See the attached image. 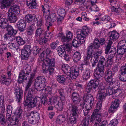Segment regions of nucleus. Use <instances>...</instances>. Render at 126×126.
Returning a JSON list of instances; mask_svg holds the SVG:
<instances>
[{
	"label": "nucleus",
	"instance_id": "14",
	"mask_svg": "<svg viewBox=\"0 0 126 126\" xmlns=\"http://www.w3.org/2000/svg\"><path fill=\"white\" fill-rule=\"evenodd\" d=\"M97 109L95 110L96 112L95 122L94 124H98L100 122L101 119V115L100 113L98 112V110H100L102 107L101 103H100L98 104L96 106Z\"/></svg>",
	"mask_w": 126,
	"mask_h": 126
},
{
	"label": "nucleus",
	"instance_id": "45",
	"mask_svg": "<svg viewBox=\"0 0 126 126\" xmlns=\"http://www.w3.org/2000/svg\"><path fill=\"white\" fill-rule=\"evenodd\" d=\"M111 11L115 12L118 15L121 14L122 12V10L119 7L118 8L115 7L114 6L112 7L111 8Z\"/></svg>",
	"mask_w": 126,
	"mask_h": 126
},
{
	"label": "nucleus",
	"instance_id": "6",
	"mask_svg": "<svg viewBox=\"0 0 126 126\" xmlns=\"http://www.w3.org/2000/svg\"><path fill=\"white\" fill-rule=\"evenodd\" d=\"M31 70V66L28 64L25 65L23 70L19 74L18 81L19 83H22L27 79V75H29Z\"/></svg>",
	"mask_w": 126,
	"mask_h": 126
},
{
	"label": "nucleus",
	"instance_id": "61",
	"mask_svg": "<svg viewBox=\"0 0 126 126\" xmlns=\"http://www.w3.org/2000/svg\"><path fill=\"white\" fill-rule=\"evenodd\" d=\"M22 110L20 108H19L17 110L16 112V117L19 118L20 119L22 117L21 114L22 113Z\"/></svg>",
	"mask_w": 126,
	"mask_h": 126
},
{
	"label": "nucleus",
	"instance_id": "53",
	"mask_svg": "<svg viewBox=\"0 0 126 126\" xmlns=\"http://www.w3.org/2000/svg\"><path fill=\"white\" fill-rule=\"evenodd\" d=\"M57 13L59 16L64 17L65 15V11L64 9H58Z\"/></svg>",
	"mask_w": 126,
	"mask_h": 126
},
{
	"label": "nucleus",
	"instance_id": "5",
	"mask_svg": "<svg viewBox=\"0 0 126 126\" xmlns=\"http://www.w3.org/2000/svg\"><path fill=\"white\" fill-rule=\"evenodd\" d=\"M77 107L75 106H72V109L71 110L70 116L67 119L68 124L74 125L77 122L78 116L79 113V110L77 109Z\"/></svg>",
	"mask_w": 126,
	"mask_h": 126
},
{
	"label": "nucleus",
	"instance_id": "60",
	"mask_svg": "<svg viewBox=\"0 0 126 126\" xmlns=\"http://www.w3.org/2000/svg\"><path fill=\"white\" fill-rule=\"evenodd\" d=\"M44 22L42 18H40L37 22V25L39 28H43Z\"/></svg>",
	"mask_w": 126,
	"mask_h": 126
},
{
	"label": "nucleus",
	"instance_id": "30",
	"mask_svg": "<svg viewBox=\"0 0 126 126\" xmlns=\"http://www.w3.org/2000/svg\"><path fill=\"white\" fill-rule=\"evenodd\" d=\"M72 100L73 101V103L70 104V105H71V109H72V107L73 106H77V109H78L79 107V106L78 104L81 101V99L79 97H75L74 98H72Z\"/></svg>",
	"mask_w": 126,
	"mask_h": 126
},
{
	"label": "nucleus",
	"instance_id": "28",
	"mask_svg": "<svg viewBox=\"0 0 126 126\" xmlns=\"http://www.w3.org/2000/svg\"><path fill=\"white\" fill-rule=\"evenodd\" d=\"M16 15H17L8 12V19L12 23L15 22L17 20Z\"/></svg>",
	"mask_w": 126,
	"mask_h": 126
},
{
	"label": "nucleus",
	"instance_id": "57",
	"mask_svg": "<svg viewBox=\"0 0 126 126\" xmlns=\"http://www.w3.org/2000/svg\"><path fill=\"white\" fill-rule=\"evenodd\" d=\"M108 124L106 120L102 121L100 123L97 124H94V126H108Z\"/></svg>",
	"mask_w": 126,
	"mask_h": 126
},
{
	"label": "nucleus",
	"instance_id": "10",
	"mask_svg": "<svg viewBox=\"0 0 126 126\" xmlns=\"http://www.w3.org/2000/svg\"><path fill=\"white\" fill-rule=\"evenodd\" d=\"M85 63L84 62V64L83 63L81 64L82 67V68L81 69L79 68V71L78 75L80 73L82 76V78L83 80L86 81L90 77V74L91 72L89 70H86V71H84L83 69V67L84 65H87V64H85Z\"/></svg>",
	"mask_w": 126,
	"mask_h": 126
},
{
	"label": "nucleus",
	"instance_id": "49",
	"mask_svg": "<svg viewBox=\"0 0 126 126\" xmlns=\"http://www.w3.org/2000/svg\"><path fill=\"white\" fill-rule=\"evenodd\" d=\"M114 87H110V86H108L107 88L106 92L107 94H109V95H114Z\"/></svg>",
	"mask_w": 126,
	"mask_h": 126
},
{
	"label": "nucleus",
	"instance_id": "37",
	"mask_svg": "<svg viewBox=\"0 0 126 126\" xmlns=\"http://www.w3.org/2000/svg\"><path fill=\"white\" fill-rule=\"evenodd\" d=\"M51 52V51L50 48H47L45 50L43 51V52L41 53V57H46L47 58V56H50L49 54H50Z\"/></svg>",
	"mask_w": 126,
	"mask_h": 126
},
{
	"label": "nucleus",
	"instance_id": "42",
	"mask_svg": "<svg viewBox=\"0 0 126 126\" xmlns=\"http://www.w3.org/2000/svg\"><path fill=\"white\" fill-rule=\"evenodd\" d=\"M33 15L30 14L26 15L25 17V19L24 20L28 23H30L33 20Z\"/></svg>",
	"mask_w": 126,
	"mask_h": 126
},
{
	"label": "nucleus",
	"instance_id": "50",
	"mask_svg": "<svg viewBox=\"0 0 126 126\" xmlns=\"http://www.w3.org/2000/svg\"><path fill=\"white\" fill-rule=\"evenodd\" d=\"M89 120L90 116L88 115L83 119L82 126H88Z\"/></svg>",
	"mask_w": 126,
	"mask_h": 126
},
{
	"label": "nucleus",
	"instance_id": "29",
	"mask_svg": "<svg viewBox=\"0 0 126 126\" xmlns=\"http://www.w3.org/2000/svg\"><path fill=\"white\" fill-rule=\"evenodd\" d=\"M72 57L74 61L75 62L77 63L80 60L81 57V56L79 52L76 51L73 54Z\"/></svg>",
	"mask_w": 126,
	"mask_h": 126
},
{
	"label": "nucleus",
	"instance_id": "20",
	"mask_svg": "<svg viewBox=\"0 0 126 126\" xmlns=\"http://www.w3.org/2000/svg\"><path fill=\"white\" fill-rule=\"evenodd\" d=\"M114 73L112 71L108 70L106 72V75L105 77V80L108 82H110L112 81Z\"/></svg>",
	"mask_w": 126,
	"mask_h": 126
},
{
	"label": "nucleus",
	"instance_id": "56",
	"mask_svg": "<svg viewBox=\"0 0 126 126\" xmlns=\"http://www.w3.org/2000/svg\"><path fill=\"white\" fill-rule=\"evenodd\" d=\"M91 108L92 107L90 106V105H87L85 106L86 110H83L84 116H86L88 115L89 110L91 109Z\"/></svg>",
	"mask_w": 126,
	"mask_h": 126
},
{
	"label": "nucleus",
	"instance_id": "7",
	"mask_svg": "<svg viewBox=\"0 0 126 126\" xmlns=\"http://www.w3.org/2000/svg\"><path fill=\"white\" fill-rule=\"evenodd\" d=\"M106 62L99 61L95 71L94 76L95 78L99 79L104 75V65Z\"/></svg>",
	"mask_w": 126,
	"mask_h": 126
},
{
	"label": "nucleus",
	"instance_id": "31",
	"mask_svg": "<svg viewBox=\"0 0 126 126\" xmlns=\"http://www.w3.org/2000/svg\"><path fill=\"white\" fill-rule=\"evenodd\" d=\"M31 75V77L29 78V80L28 82L26 84L25 87V91H27L29 89L33 80V78L35 76V74L32 73Z\"/></svg>",
	"mask_w": 126,
	"mask_h": 126
},
{
	"label": "nucleus",
	"instance_id": "23",
	"mask_svg": "<svg viewBox=\"0 0 126 126\" xmlns=\"http://www.w3.org/2000/svg\"><path fill=\"white\" fill-rule=\"evenodd\" d=\"M10 25L7 19L5 18L0 19V27L1 28L7 29Z\"/></svg>",
	"mask_w": 126,
	"mask_h": 126
},
{
	"label": "nucleus",
	"instance_id": "52",
	"mask_svg": "<svg viewBox=\"0 0 126 126\" xmlns=\"http://www.w3.org/2000/svg\"><path fill=\"white\" fill-rule=\"evenodd\" d=\"M55 107L58 110L62 111L63 108V103L58 102L57 104L55 105Z\"/></svg>",
	"mask_w": 126,
	"mask_h": 126
},
{
	"label": "nucleus",
	"instance_id": "51",
	"mask_svg": "<svg viewBox=\"0 0 126 126\" xmlns=\"http://www.w3.org/2000/svg\"><path fill=\"white\" fill-rule=\"evenodd\" d=\"M119 78L120 80L123 82L126 81V73H121L119 75Z\"/></svg>",
	"mask_w": 126,
	"mask_h": 126
},
{
	"label": "nucleus",
	"instance_id": "2",
	"mask_svg": "<svg viewBox=\"0 0 126 126\" xmlns=\"http://www.w3.org/2000/svg\"><path fill=\"white\" fill-rule=\"evenodd\" d=\"M100 44L99 40L96 38L94 40L93 43L91 44V45L88 47L87 49V56L84 59L85 64H89L92 59V55L94 51L93 47L94 49H97L100 47Z\"/></svg>",
	"mask_w": 126,
	"mask_h": 126
},
{
	"label": "nucleus",
	"instance_id": "38",
	"mask_svg": "<svg viewBox=\"0 0 126 126\" xmlns=\"http://www.w3.org/2000/svg\"><path fill=\"white\" fill-rule=\"evenodd\" d=\"M4 37L6 40H9L10 41H12L15 40L16 38L15 36H12L8 32L6 33L4 35Z\"/></svg>",
	"mask_w": 126,
	"mask_h": 126
},
{
	"label": "nucleus",
	"instance_id": "27",
	"mask_svg": "<svg viewBox=\"0 0 126 126\" xmlns=\"http://www.w3.org/2000/svg\"><path fill=\"white\" fill-rule=\"evenodd\" d=\"M107 95V94L105 92H103L102 91L99 92V94H98L97 97H98V98L99 100V102L97 103V106L98 103H101L102 105V101L105 98Z\"/></svg>",
	"mask_w": 126,
	"mask_h": 126
},
{
	"label": "nucleus",
	"instance_id": "48",
	"mask_svg": "<svg viewBox=\"0 0 126 126\" xmlns=\"http://www.w3.org/2000/svg\"><path fill=\"white\" fill-rule=\"evenodd\" d=\"M102 53V52L101 50L95 51L93 55L94 58V59H95L96 60H99V57L101 56Z\"/></svg>",
	"mask_w": 126,
	"mask_h": 126
},
{
	"label": "nucleus",
	"instance_id": "55",
	"mask_svg": "<svg viewBox=\"0 0 126 126\" xmlns=\"http://www.w3.org/2000/svg\"><path fill=\"white\" fill-rule=\"evenodd\" d=\"M4 114L0 113V122L1 124L4 125L6 123L7 120L5 119Z\"/></svg>",
	"mask_w": 126,
	"mask_h": 126
},
{
	"label": "nucleus",
	"instance_id": "34",
	"mask_svg": "<svg viewBox=\"0 0 126 126\" xmlns=\"http://www.w3.org/2000/svg\"><path fill=\"white\" fill-rule=\"evenodd\" d=\"M110 39L112 40H115L119 36V34L115 31H113L110 33Z\"/></svg>",
	"mask_w": 126,
	"mask_h": 126
},
{
	"label": "nucleus",
	"instance_id": "33",
	"mask_svg": "<svg viewBox=\"0 0 126 126\" xmlns=\"http://www.w3.org/2000/svg\"><path fill=\"white\" fill-rule=\"evenodd\" d=\"M59 97L58 96H52L49 98L48 101L47 103L49 105H52L59 102Z\"/></svg>",
	"mask_w": 126,
	"mask_h": 126
},
{
	"label": "nucleus",
	"instance_id": "46",
	"mask_svg": "<svg viewBox=\"0 0 126 126\" xmlns=\"http://www.w3.org/2000/svg\"><path fill=\"white\" fill-rule=\"evenodd\" d=\"M58 92L60 94V98L62 101H63L65 98V94L63 89H61L59 90Z\"/></svg>",
	"mask_w": 126,
	"mask_h": 126
},
{
	"label": "nucleus",
	"instance_id": "62",
	"mask_svg": "<svg viewBox=\"0 0 126 126\" xmlns=\"http://www.w3.org/2000/svg\"><path fill=\"white\" fill-rule=\"evenodd\" d=\"M28 117V120L29 123L32 124H35L37 123L36 122V121L34 120V118L31 117Z\"/></svg>",
	"mask_w": 126,
	"mask_h": 126
},
{
	"label": "nucleus",
	"instance_id": "26",
	"mask_svg": "<svg viewBox=\"0 0 126 126\" xmlns=\"http://www.w3.org/2000/svg\"><path fill=\"white\" fill-rule=\"evenodd\" d=\"M36 0H27V4L29 6V8L34 9L36 7L37 3L35 2Z\"/></svg>",
	"mask_w": 126,
	"mask_h": 126
},
{
	"label": "nucleus",
	"instance_id": "9",
	"mask_svg": "<svg viewBox=\"0 0 126 126\" xmlns=\"http://www.w3.org/2000/svg\"><path fill=\"white\" fill-rule=\"evenodd\" d=\"M32 50V48L30 45H25L21 51L22 59L23 60H27Z\"/></svg>",
	"mask_w": 126,
	"mask_h": 126
},
{
	"label": "nucleus",
	"instance_id": "11",
	"mask_svg": "<svg viewBox=\"0 0 126 126\" xmlns=\"http://www.w3.org/2000/svg\"><path fill=\"white\" fill-rule=\"evenodd\" d=\"M46 79L45 77L39 76L37 77L35 80L34 85L35 86H40V87L43 86L44 87L46 85Z\"/></svg>",
	"mask_w": 126,
	"mask_h": 126
},
{
	"label": "nucleus",
	"instance_id": "24",
	"mask_svg": "<svg viewBox=\"0 0 126 126\" xmlns=\"http://www.w3.org/2000/svg\"><path fill=\"white\" fill-rule=\"evenodd\" d=\"M46 33H47V32H45L43 28H39L37 29L35 33V37H37L39 36L40 38L42 36L45 35Z\"/></svg>",
	"mask_w": 126,
	"mask_h": 126
},
{
	"label": "nucleus",
	"instance_id": "21",
	"mask_svg": "<svg viewBox=\"0 0 126 126\" xmlns=\"http://www.w3.org/2000/svg\"><path fill=\"white\" fill-rule=\"evenodd\" d=\"M14 0H3L1 3L0 8L1 9H5L11 6Z\"/></svg>",
	"mask_w": 126,
	"mask_h": 126
},
{
	"label": "nucleus",
	"instance_id": "4",
	"mask_svg": "<svg viewBox=\"0 0 126 126\" xmlns=\"http://www.w3.org/2000/svg\"><path fill=\"white\" fill-rule=\"evenodd\" d=\"M42 62V66L44 70L48 72L50 75L53 73L54 69L52 67H54L55 65V62L53 59H47L44 60Z\"/></svg>",
	"mask_w": 126,
	"mask_h": 126
},
{
	"label": "nucleus",
	"instance_id": "19",
	"mask_svg": "<svg viewBox=\"0 0 126 126\" xmlns=\"http://www.w3.org/2000/svg\"><path fill=\"white\" fill-rule=\"evenodd\" d=\"M8 12L17 15L19 14L20 12L19 7L17 5H12L9 8Z\"/></svg>",
	"mask_w": 126,
	"mask_h": 126
},
{
	"label": "nucleus",
	"instance_id": "16",
	"mask_svg": "<svg viewBox=\"0 0 126 126\" xmlns=\"http://www.w3.org/2000/svg\"><path fill=\"white\" fill-rule=\"evenodd\" d=\"M26 26V22L24 20L20 19L17 22V27L20 32H23L25 30Z\"/></svg>",
	"mask_w": 126,
	"mask_h": 126
},
{
	"label": "nucleus",
	"instance_id": "17",
	"mask_svg": "<svg viewBox=\"0 0 126 126\" xmlns=\"http://www.w3.org/2000/svg\"><path fill=\"white\" fill-rule=\"evenodd\" d=\"M0 81L1 84H5L8 86L11 82V79L10 78H7L4 75H0Z\"/></svg>",
	"mask_w": 126,
	"mask_h": 126
},
{
	"label": "nucleus",
	"instance_id": "35",
	"mask_svg": "<svg viewBox=\"0 0 126 126\" xmlns=\"http://www.w3.org/2000/svg\"><path fill=\"white\" fill-rule=\"evenodd\" d=\"M12 110V107L11 105H9L7 106V113L6 118L9 120L11 116Z\"/></svg>",
	"mask_w": 126,
	"mask_h": 126
},
{
	"label": "nucleus",
	"instance_id": "15",
	"mask_svg": "<svg viewBox=\"0 0 126 126\" xmlns=\"http://www.w3.org/2000/svg\"><path fill=\"white\" fill-rule=\"evenodd\" d=\"M56 19V15L55 13H53L50 14L47 17L46 25L51 26L52 25V23Z\"/></svg>",
	"mask_w": 126,
	"mask_h": 126
},
{
	"label": "nucleus",
	"instance_id": "39",
	"mask_svg": "<svg viewBox=\"0 0 126 126\" xmlns=\"http://www.w3.org/2000/svg\"><path fill=\"white\" fill-rule=\"evenodd\" d=\"M39 97L40 99L37 102L35 106H32V107H31V108H33L35 107L36 106L38 105V102H40V101H41V103L44 105H45V104L47 102V99L46 97L45 96H43L41 98L39 97Z\"/></svg>",
	"mask_w": 126,
	"mask_h": 126
},
{
	"label": "nucleus",
	"instance_id": "41",
	"mask_svg": "<svg viewBox=\"0 0 126 126\" xmlns=\"http://www.w3.org/2000/svg\"><path fill=\"white\" fill-rule=\"evenodd\" d=\"M19 119V118H18L17 117H13L10 119V123L14 125L15 126H16V125L18 124V122Z\"/></svg>",
	"mask_w": 126,
	"mask_h": 126
},
{
	"label": "nucleus",
	"instance_id": "32",
	"mask_svg": "<svg viewBox=\"0 0 126 126\" xmlns=\"http://www.w3.org/2000/svg\"><path fill=\"white\" fill-rule=\"evenodd\" d=\"M6 30L8 32L14 36L17 33L18 31L17 30L14 29L11 25Z\"/></svg>",
	"mask_w": 126,
	"mask_h": 126
},
{
	"label": "nucleus",
	"instance_id": "59",
	"mask_svg": "<svg viewBox=\"0 0 126 126\" xmlns=\"http://www.w3.org/2000/svg\"><path fill=\"white\" fill-rule=\"evenodd\" d=\"M118 123V120L117 119H114L110 121L109 125L110 126H116Z\"/></svg>",
	"mask_w": 126,
	"mask_h": 126
},
{
	"label": "nucleus",
	"instance_id": "12",
	"mask_svg": "<svg viewBox=\"0 0 126 126\" xmlns=\"http://www.w3.org/2000/svg\"><path fill=\"white\" fill-rule=\"evenodd\" d=\"M120 100L118 99H115L111 103V106L109 109V113H114L119 107Z\"/></svg>",
	"mask_w": 126,
	"mask_h": 126
},
{
	"label": "nucleus",
	"instance_id": "58",
	"mask_svg": "<svg viewBox=\"0 0 126 126\" xmlns=\"http://www.w3.org/2000/svg\"><path fill=\"white\" fill-rule=\"evenodd\" d=\"M33 26L31 25L27 28V33L28 34L31 35L33 33Z\"/></svg>",
	"mask_w": 126,
	"mask_h": 126
},
{
	"label": "nucleus",
	"instance_id": "40",
	"mask_svg": "<svg viewBox=\"0 0 126 126\" xmlns=\"http://www.w3.org/2000/svg\"><path fill=\"white\" fill-rule=\"evenodd\" d=\"M117 48L116 52L119 55H123L126 51V49L118 45Z\"/></svg>",
	"mask_w": 126,
	"mask_h": 126
},
{
	"label": "nucleus",
	"instance_id": "36",
	"mask_svg": "<svg viewBox=\"0 0 126 126\" xmlns=\"http://www.w3.org/2000/svg\"><path fill=\"white\" fill-rule=\"evenodd\" d=\"M58 54L61 57H64L65 55L66 54V52L64 51V49L62 47V46L58 47L57 49Z\"/></svg>",
	"mask_w": 126,
	"mask_h": 126
},
{
	"label": "nucleus",
	"instance_id": "22",
	"mask_svg": "<svg viewBox=\"0 0 126 126\" xmlns=\"http://www.w3.org/2000/svg\"><path fill=\"white\" fill-rule=\"evenodd\" d=\"M92 79L89 82V84L92 87L94 90H95L100 86L99 85V79Z\"/></svg>",
	"mask_w": 126,
	"mask_h": 126
},
{
	"label": "nucleus",
	"instance_id": "1",
	"mask_svg": "<svg viewBox=\"0 0 126 126\" xmlns=\"http://www.w3.org/2000/svg\"><path fill=\"white\" fill-rule=\"evenodd\" d=\"M35 89L33 87L29 89L24 104L25 107L27 106L29 108H31L32 106H35L37 102L40 99L38 97L33 95L35 93Z\"/></svg>",
	"mask_w": 126,
	"mask_h": 126
},
{
	"label": "nucleus",
	"instance_id": "13",
	"mask_svg": "<svg viewBox=\"0 0 126 126\" xmlns=\"http://www.w3.org/2000/svg\"><path fill=\"white\" fill-rule=\"evenodd\" d=\"M14 91L16 97V100L19 102L22 100L23 94L22 90L19 87H16L14 89Z\"/></svg>",
	"mask_w": 126,
	"mask_h": 126
},
{
	"label": "nucleus",
	"instance_id": "47",
	"mask_svg": "<svg viewBox=\"0 0 126 126\" xmlns=\"http://www.w3.org/2000/svg\"><path fill=\"white\" fill-rule=\"evenodd\" d=\"M16 40L17 43L20 45H23L26 43L25 41L20 36L17 37Z\"/></svg>",
	"mask_w": 126,
	"mask_h": 126
},
{
	"label": "nucleus",
	"instance_id": "64",
	"mask_svg": "<svg viewBox=\"0 0 126 126\" xmlns=\"http://www.w3.org/2000/svg\"><path fill=\"white\" fill-rule=\"evenodd\" d=\"M121 93V90L119 89L118 88L116 89L115 87H114V94H115V96L117 97L120 95Z\"/></svg>",
	"mask_w": 126,
	"mask_h": 126
},
{
	"label": "nucleus",
	"instance_id": "25",
	"mask_svg": "<svg viewBox=\"0 0 126 126\" xmlns=\"http://www.w3.org/2000/svg\"><path fill=\"white\" fill-rule=\"evenodd\" d=\"M50 35V37L51 38V33H46L44 35V37L42 39V37H40L39 38V40L40 43L41 42L43 44H45V43L47 42L48 40H49L50 39V38H49V35Z\"/></svg>",
	"mask_w": 126,
	"mask_h": 126
},
{
	"label": "nucleus",
	"instance_id": "54",
	"mask_svg": "<svg viewBox=\"0 0 126 126\" xmlns=\"http://www.w3.org/2000/svg\"><path fill=\"white\" fill-rule=\"evenodd\" d=\"M118 45L126 49V40H123L120 41Z\"/></svg>",
	"mask_w": 126,
	"mask_h": 126
},
{
	"label": "nucleus",
	"instance_id": "8",
	"mask_svg": "<svg viewBox=\"0 0 126 126\" xmlns=\"http://www.w3.org/2000/svg\"><path fill=\"white\" fill-rule=\"evenodd\" d=\"M89 33V30L86 27H83L82 30L80 32H77V38L79 39L81 44L85 42V36H87L88 33Z\"/></svg>",
	"mask_w": 126,
	"mask_h": 126
},
{
	"label": "nucleus",
	"instance_id": "3",
	"mask_svg": "<svg viewBox=\"0 0 126 126\" xmlns=\"http://www.w3.org/2000/svg\"><path fill=\"white\" fill-rule=\"evenodd\" d=\"M62 69L64 73H66L67 76L70 77L69 79H75L74 77L76 78L78 76L79 67L71 68L67 64H64L62 65Z\"/></svg>",
	"mask_w": 126,
	"mask_h": 126
},
{
	"label": "nucleus",
	"instance_id": "63",
	"mask_svg": "<svg viewBox=\"0 0 126 126\" xmlns=\"http://www.w3.org/2000/svg\"><path fill=\"white\" fill-rule=\"evenodd\" d=\"M100 19L103 21H105L107 22H110L111 20L110 16L107 15L105 16Z\"/></svg>",
	"mask_w": 126,
	"mask_h": 126
},
{
	"label": "nucleus",
	"instance_id": "44",
	"mask_svg": "<svg viewBox=\"0 0 126 126\" xmlns=\"http://www.w3.org/2000/svg\"><path fill=\"white\" fill-rule=\"evenodd\" d=\"M57 79L60 83H62L64 84L65 83L66 78L64 75L58 76Z\"/></svg>",
	"mask_w": 126,
	"mask_h": 126
},
{
	"label": "nucleus",
	"instance_id": "18",
	"mask_svg": "<svg viewBox=\"0 0 126 126\" xmlns=\"http://www.w3.org/2000/svg\"><path fill=\"white\" fill-rule=\"evenodd\" d=\"M84 99L85 102L84 104H86V106L87 105H89L92 107L94 103V99L92 95H87L85 98H84Z\"/></svg>",
	"mask_w": 126,
	"mask_h": 126
},
{
	"label": "nucleus",
	"instance_id": "43",
	"mask_svg": "<svg viewBox=\"0 0 126 126\" xmlns=\"http://www.w3.org/2000/svg\"><path fill=\"white\" fill-rule=\"evenodd\" d=\"M79 39L77 38V36L72 41V45L74 47H78L79 46V43L80 42Z\"/></svg>",
	"mask_w": 126,
	"mask_h": 126
}]
</instances>
